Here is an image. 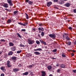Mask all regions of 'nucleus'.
Listing matches in <instances>:
<instances>
[{
  "mask_svg": "<svg viewBox=\"0 0 76 76\" xmlns=\"http://www.w3.org/2000/svg\"><path fill=\"white\" fill-rule=\"evenodd\" d=\"M34 51H38V49H34Z\"/></svg>",
  "mask_w": 76,
  "mask_h": 76,
  "instance_id": "obj_60",
  "label": "nucleus"
},
{
  "mask_svg": "<svg viewBox=\"0 0 76 76\" xmlns=\"http://www.w3.org/2000/svg\"><path fill=\"white\" fill-rule=\"evenodd\" d=\"M9 4H10V5L11 6H12L13 5V3H12V2H10Z\"/></svg>",
  "mask_w": 76,
  "mask_h": 76,
  "instance_id": "obj_42",
  "label": "nucleus"
},
{
  "mask_svg": "<svg viewBox=\"0 0 76 76\" xmlns=\"http://www.w3.org/2000/svg\"><path fill=\"white\" fill-rule=\"evenodd\" d=\"M11 51H14L16 50V47H12L11 48Z\"/></svg>",
  "mask_w": 76,
  "mask_h": 76,
  "instance_id": "obj_14",
  "label": "nucleus"
},
{
  "mask_svg": "<svg viewBox=\"0 0 76 76\" xmlns=\"http://www.w3.org/2000/svg\"><path fill=\"white\" fill-rule=\"evenodd\" d=\"M59 0H53V2L54 3H58V1Z\"/></svg>",
  "mask_w": 76,
  "mask_h": 76,
  "instance_id": "obj_34",
  "label": "nucleus"
},
{
  "mask_svg": "<svg viewBox=\"0 0 76 76\" xmlns=\"http://www.w3.org/2000/svg\"><path fill=\"white\" fill-rule=\"evenodd\" d=\"M5 10H8V9H5Z\"/></svg>",
  "mask_w": 76,
  "mask_h": 76,
  "instance_id": "obj_64",
  "label": "nucleus"
},
{
  "mask_svg": "<svg viewBox=\"0 0 76 76\" xmlns=\"http://www.w3.org/2000/svg\"><path fill=\"white\" fill-rule=\"evenodd\" d=\"M72 56H74V55H75V54L73 53H72Z\"/></svg>",
  "mask_w": 76,
  "mask_h": 76,
  "instance_id": "obj_57",
  "label": "nucleus"
},
{
  "mask_svg": "<svg viewBox=\"0 0 76 76\" xmlns=\"http://www.w3.org/2000/svg\"><path fill=\"white\" fill-rule=\"evenodd\" d=\"M24 24H25V25H28V23H27V22H26V23H24Z\"/></svg>",
  "mask_w": 76,
  "mask_h": 76,
  "instance_id": "obj_54",
  "label": "nucleus"
},
{
  "mask_svg": "<svg viewBox=\"0 0 76 76\" xmlns=\"http://www.w3.org/2000/svg\"><path fill=\"white\" fill-rule=\"evenodd\" d=\"M69 35L67 33H64L63 35L64 38H65L67 41H70V38L69 37Z\"/></svg>",
  "mask_w": 76,
  "mask_h": 76,
  "instance_id": "obj_1",
  "label": "nucleus"
},
{
  "mask_svg": "<svg viewBox=\"0 0 76 76\" xmlns=\"http://www.w3.org/2000/svg\"><path fill=\"white\" fill-rule=\"evenodd\" d=\"M49 76H52V75L51 74H50V75H49Z\"/></svg>",
  "mask_w": 76,
  "mask_h": 76,
  "instance_id": "obj_63",
  "label": "nucleus"
},
{
  "mask_svg": "<svg viewBox=\"0 0 76 76\" xmlns=\"http://www.w3.org/2000/svg\"><path fill=\"white\" fill-rule=\"evenodd\" d=\"M12 54H13V52L12 51L9 52L8 53V56H12Z\"/></svg>",
  "mask_w": 76,
  "mask_h": 76,
  "instance_id": "obj_18",
  "label": "nucleus"
},
{
  "mask_svg": "<svg viewBox=\"0 0 76 76\" xmlns=\"http://www.w3.org/2000/svg\"><path fill=\"white\" fill-rule=\"evenodd\" d=\"M13 72H18V71H19V69L17 68H15L13 70Z\"/></svg>",
  "mask_w": 76,
  "mask_h": 76,
  "instance_id": "obj_13",
  "label": "nucleus"
},
{
  "mask_svg": "<svg viewBox=\"0 0 76 76\" xmlns=\"http://www.w3.org/2000/svg\"><path fill=\"white\" fill-rule=\"evenodd\" d=\"M28 43L29 45H32L34 43V40H32L30 39H28Z\"/></svg>",
  "mask_w": 76,
  "mask_h": 76,
  "instance_id": "obj_2",
  "label": "nucleus"
},
{
  "mask_svg": "<svg viewBox=\"0 0 76 76\" xmlns=\"http://www.w3.org/2000/svg\"><path fill=\"white\" fill-rule=\"evenodd\" d=\"M63 3H64L63 1L61 0L59 1V4H63Z\"/></svg>",
  "mask_w": 76,
  "mask_h": 76,
  "instance_id": "obj_23",
  "label": "nucleus"
},
{
  "mask_svg": "<svg viewBox=\"0 0 76 76\" xmlns=\"http://www.w3.org/2000/svg\"><path fill=\"white\" fill-rule=\"evenodd\" d=\"M21 31L22 32H25V31H26V30H25V29H22L21 30Z\"/></svg>",
  "mask_w": 76,
  "mask_h": 76,
  "instance_id": "obj_46",
  "label": "nucleus"
},
{
  "mask_svg": "<svg viewBox=\"0 0 76 76\" xmlns=\"http://www.w3.org/2000/svg\"><path fill=\"white\" fill-rule=\"evenodd\" d=\"M2 23H3V24H5L6 22H5V21H3L2 22Z\"/></svg>",
  "mask_w": 76,
  "mask_h": 76,
  "instance_id": "obj_51",
  "label": "nucleus"
},
{
  "mask_svg": "<svg viewBox=\"0 0 76 76\" xmlns=\"http://www.w3.org/2000/svg\"><path fill=\"white\" fill-rule=\"evenodd\" d=\"M41 35L42 37H44V32L43 31H42L41 32Z\"/></svg>",
  "mask_w": 76,
  "mask_h": 76,
  "instance_id": "obj_26",
  "label": "nucleus"
},
{
  "mask_svg": "<svg viewBox=\"0 0 76 76\" xmlns=\"http://www.w3.org/2000/svg\"><path fill=\"white\" fill-rule=\"evenodd\" d=\"M1 76H4V73H2L1 75Z\"/></svg>",
  "mask_w": 76,
  "mask_h": 76,
  "instance_id": "obj_49",
  "label": "nucleus"
},
{
  "mask_svg": "<svg viewBox=\"0 0 76 76\" xmlns=\"http://www.w3.org/2000/svg\"><path fill=\"white\" fill-rule=\"evenodd\" d=\"M39 41L41 42L42 44H43L44 45H47V43H46L45 42L43 41L42 39H40Z\"/></svg>",
  "mask_w": 76,
  "mask_h": 76,
  "instance_id": "obj_9",
  "label": "nucleus"
},
{
  "mask_svg": "<svg viewBox=\"0 0 76 76\" xmlns=\"http://www.w3.org/2000/svg\"><path fill=\"white\" fill-rule=\"evenodd\" d=\"M2 20H4V18H2Z\"/></svg>",
  "mask_w": 76,
  "mask_h": 76,
  "instance_id": "obj_62",
  "label": "nucleus"
},
{
  "mask_svg": "<svg viewBox=\"0 0 76 76\" xmlns=\"http://www.w3.org/2000/svg\"><path fill=\"white\" fill-rule=\"evenodd\" d=\"M32 31L33 32H34V31H35V29H34V28H32Z\"/></svg>",
  "mask_w": 76,
  "mask_h": 76,
  "instance_id": "obj_53",
  "label": "nucleus"
},
{
  "mask_svg": "<svg viewBox=\"0 0 76 76\" xmlns=\"http://www.w3.org/2000/svg\"><path fill=\"white\" fill-rule=\"evenodd\" d=\"M29 0H25L26 3H28V2H29Z\"/></svg>",
  "mask_w": 76,
  "mask_h": 76,
  "instance_id": "obj_47",
  "label": "nucleus"
},
{
  "mask_svg": "<svg viewBox=\"0 0 76 76\" xmlns=\"http://www.w3.org/2000/svg\"><path fill=\"white\" fill-rule=\"evenodd\" d=\"M32 65H29L27 66L28 67H29L30 68H32Z\"/></svg>",
  "mask_w": 76,
  "mask_h": 76,
  "instance_id": "obj_37",
  "label": "nucleus"
},
{
  "mask_svg": "<svg viewBox=\"0 0 76 76\" xmlns=\"http://www.w3.org/2000/svg\"><path fill=\"white\" fill-rule=\"evenodd\" d=\"M60 67L61 68H64L65 67V65L64 64H61L60 65Z\"/></svg>",
  "mask_w": 76,
  "mask_h": 76,
  "instance_id": "obj_20",
  "label": "nucleus"
},
{
  "mask_svg": "<svg viewBox=\"0 0 76 76\" xmlns=\"http://www.w3.org/2000/svg\"><path fill=\"white\" fill-rule=\"evenodd\" d=\"M7 65L8 67H12V64L10 63V61H8L7 62Z\"/></svg>",
  "mask_w": 76,
  "mask_h": 76,
  "instance_id": "obj_4",
  "label": "nucleus"
},
{
  "mask_svg": "<svg viewBox=\"0 0 76 76\" xmlns=\"http://www.w3.org/2000/svg\"><path fill=\"white\" fill-rule=\"evenodd\" d=\"M38 37H39L40 38H41V36L40 35V34H38Z\"/></svg>",
  "mask_w": 76,
  "mask_h": 76,
  "instance_id": "obj_56",
  "label": "nucleus"
},
{
  "mask_svg": "<svg viewBox=\"0 0 76 76\" xmlns=\"http://www.w3.org/2000/svg\"><path fill=\"white\" fill-rule=\"evenodd\" d=\"M61 71V70L60 69H58L57 70V73H60V72Z\"/></svg>",
  "mask_w": 76,
  "mask_h": 76,
  "instance_id": "obj_40",
  "label": "nucleus"
},
{
  "mask_svg": "<svg viewBox=\"0 0 76 76\" xmlns=\"http://www.w3.org/2000/svg\"><path fill=\"white\" fill-rule=\"evenodd\" d=\"M52 68V66L49 65L47 67V69L49 70H50Z\"/></svg>",
  "mask_w": 76,
  "mask_h": 76,
  "instance_id": "obj_16",
  "label": "nucleus"
},
{
  "mask_svg": "<svg viewBox=\"0 0 76 76\" xmlns=\"http://www.w3.org/2000/svg\"><path fill=\"white\" fill-rule=\"evenodd\" d=\"M68 52H70V51H72V50H68Z\"/></svg>",
  "mask_w": 76,
  "mask_h": 76,
  "instance_id": "obj_55",
  "label": "nucleus"
},
{
  "mask_svg": "<svg viewBox=\"0 0 76 76\" xmlns=\"http://www.w3.org/2000/svg\"><path fill=\"white\" fill-rule=\"evenodd\" d=\"M36 42L37 44H40V42H39V41L38 40H36Z\"/></svg>",
  "mask_w": 76,
  "mask_h": 76,
  "instance_id": "obj_33",
  "label": "nucleus"
},
{
  "mask_svg": "<svg viewBox=\"0 0 76 76\" xmlns=\"http://www.w3.org/2000/svg\"><path fill=\"white\" fill-rule=\"evenodd\" d=\"M68 29H69V30H70V29H72L73 28H72V27H69Z\"/></svg>",
  "mask_w": 76,
  "mask_h": 76,
  "instance_id": "obj_48",
  "label": "nucleus"
},
{
  "mask_svg": "<svg viewBox=\"0 0 76 76\" xmlns=\"http://www.w3.org/2000/svg\"><path fill=\"white\" fill-rule=\"evenodd\" d=\"M17 35L18 37H20V38H22V37H21V36H20V34H19V33H17Z\"/></svg>",
  "mask_w": 76,
  "mask_h": 76,
  "instance_id": "obj_35",
  "label": "nucleus"
},
{
  "mask_svg": "<svg viewBox=\"0 0 76 76\" xmlns=\"http://www.w3.org/2000/svg\"><path fill=\"white\" fill-rule=\"evenodd\" d=\"M18 24L20 25L24 26H26V25H25V24H23L22 23H18Z\"/></svg>",
  "mask_w": 76,
  "mask_h": 76,
  "instance_id": "obj_22",
  "label": "nucleus"
},
{
  "mask_svg": "<svg viewBox=\"0 0 76 76\" xmlns=\"http://www.w3.org/2000/svg\"><path fill=\"white\" fill-rule=\"evenodd\" d=\"M56 66L57 67H58V66H59V64H57L56 65Z\"/></svg>",
  "mask_w": 76,
  "mask_h": 76,
  "instance_id": "obj_58",
  "label": "nucleus"
},
{
  "mask_svg": "<svg viewBox=\"0 0 76 76\" xmlns=\"http://www.w3.org/2000/svg\"><path fill=\"white\" fill-rule=\"evenodd\" d=\"M31 56V57H32V54H30V55H28V57H29Z\"/></svg>",
  "mask_w": 76,
  "mask_h": 76,
  "instance_id": "obj_52",
  "label": "nucleus"
},
{
  "mask_svg": "<svg viewBox=\"0 0 76 76\" xmlns=\"http://www.w3.org/2000/svg\"><path fill=\"white\" fill-rule=\"evenodd\" d=\"M57 49H55L53 50L52 51V52H57Z\"/></svg>",
  "mask_w": 76,
  "mask_h": 76,
  "instance_id": "obj_27",
  "label": "nucleus"
},
{
  "mask_svg": "<svg viewBox=\"0 0 76 76\" xmlns=\"http://www.w3.org/2000/svg\"><path fill=\"white\" fill-rule=\"evenodd\" d=\"M64 6L66 7H69L70 6V4L69 3H66L65 4Z\"/></svg>",
  "mask_w": 76,
  "mask_h": 76,
  "instance_id": "obj_8",
  "label": "nucleus"
},
{
  "mask_svg": "<svg viewBox=\"0 0 76 76\" xmlns=\"http://www.w3.org/2000/svg\"><path fill=\"white\" fill-rule=\"evenodd\" d=\"M73 12L76 13V9L73 10Z\"/></svg>",
  "mask_w": 76,
  "mask_h": 76,
  "instance_id": "obj_44",
  "label": "nucleus"
},
{
  "mask_svg": "<svg viewBox=\"0 0 76 76\" xmlns=\"http://www.w3.org/2000/svg\"><path fill=\"white\" fill-rule=\"evenodd\" d=\"M9 45L10 47H12L14 45V44H13V43L12 42H10L9 43Z\"/></svg>",
  "mask_w": 76,
  "mask_h": 76,
  "instance_id": "obj_19",
  "label": "nucleus"
},
{
  "mask_svg": "<svg viewBox=\"0 0 76 76\" xmlns=\"http://www.w3.org/2000/svg\"><path fill=\"white\" fill-rule=\"evenodd\" d=\"M18 12H19V11H15L13 12V13L15 15H16V14L18 13Z\"/></svg>",
  "mask_w": 76,
  "mask_h": 76,
  "instance_id": "obj_24",
  "label": "nucleus"
},
{
  "mask_svg": "<svg viewBox=\"0 0 76 76\" xmlns=\"http://www.w3.org/2000/svg\"><path fill=\"white\" fill-rule=\"evenodd\" d=\"M42 73V76H46V72L44 71L41 72Z\"/></svg>",
  "mask_w": 76,
  "mask_h": 76,
  "instance_id": "obj_7",
  "label": "nucleus"
},
{
  "mask_svg": "<svg viewBox=\"0 0 76 76\" xmlns=\"http://www.w3.org/2000/svg\"><path fill=\"white\" fill-rule=\"evenodd\" d=\"M61 56L63 58H64V57H66V56L65 53H62Z\"/></svg>",
  "mask_w": 76,
  "mask_h": 76,
  "instance_id": "obj_17",
  "label": "nucleus"
},
{
  "mask_svg": "<svg viewBox=\"0 0 76 76\" xmlns=\"http://www.w3.org/2000/svg\"><path fill=\"white\" fill-rule=\"evenodd\" d=\"M10 20L11 22H12V21H13V20H14L13 18L11 19H10Z\"/></svg>",
  "mask_w": 76,
  "mask_h": 76,
  "instance_id": "obj_50",
  "label": "nucleus"
},
{
  "mask_svg": "<svg viewBox=\"0 0 76 76\" xmlns=\"http://www.w3.org/2000/svg\"><path fill=\"white\" fill-rule=\"evenodd\" d=\"M20 47H25V45L21 44L20 45Z\"/></svg>",
  "mask_w": 76,
  "mask_h": 76,
  "instance_id": "obj_41",
  "label": "nucleus"
},
{
  "mask_svg": "<svg viewBox=\"0 0 76 76\" xmlns=\"http://www.w3.org/2000/svg\"><path fill=\"white\" fill-rule=\"evenodd\" d=\"M0 69L2 70L3 72H5L6 71V69L5 68V67L2 66L0 68Z\"/></svg>",
  "mask_w": 76,
  "mask_h": 76,
  "instance_id": "obj_12",
  "label": "nucleus"
},
{
  "mask_svg": "<svg viewBox=\"0 0 76 76\" xmlns=\"http://www.w3.org/2000/svg\"><path fill=\"white\" fill-rule=\"evenodd\" d=\"M72 51H73V52H74V53H75L76 52V51L74 50H72Z\"/></svg>",
  "mask_w": 76,
  "mask_h": 76,
  "instance_id": "obj_59",
  "label": "nucleus"
},
{
  "mask_svg": "<svg viewBox=\"0 0 76 76\" xmlns=\"http://www.w3.org/2000/svg\"><path fill=\"white\" fill-rule=\"evenodd\" d=\"M28 3L29 4H31V5H32V4H33V2H32L31 1H29L28 2Z\"/></svg>",
  "mask_w": 76,
  "mask_h": 76,
  "instance_id": "obj_28",
  "label": "nucleus"
},
{
  "mask_svg": "<svg viewBox=\"0 0 76 76\" xmlns=\"http://www.w3.org/2000/svg\"><path fill=\"white\" fill-rule=\"evenodd\" d=\"M38 25L40 27H42L44 26V24L42 23H38Z\"/></svg>",
  "mask_w": 76,
  "mask_h": 76,
  "instance_id": "obj_21",
  "label": "nucleus"
},
{
  "mask_svg": "<svg viewBox=\"0 0 76 76\" xmlns=\"http://www.w3.org/2000/svg\"><path fill=\"white\" fill-rule=\"evenodd\" d=\"M26 19H29V17H28V15L26 13Z\"/></svg>",
  "mask_w": 76,
  "mask_h": 76,
  "instance_id": "obj_31",
  "label": "nucleus"
},
{
  "mask_svg": "<svg viewBox=\"0 0 76 76\" xmlns=\"http://www.w3.org/2000/svg\"><path fill=\"white\" fill-rule=\"evenodd\" d=\"M49 36L50 38H52L53 39H56V36L55 34H50L49 35Z\"/></svg>",
  "mask_w": 76,
  "mask_h": 76,
  "instance_id": "obj_5",
  "label": "nucleus"
},
{
  "mask_svg": "<svg viewBox=\"0 0 76 76\" xmlns=\"http://www.w3.org/2000/svg\"><path fill=\"white\" fill-rule=\"evenodd\" d=\"M38 51H42V49L41 48H39L37 49Z\"/></svg>",
  "mask_w": 76,
  "mask_h": 76,
  "instance_id": "obj_45",
  "label": "nucleus"
},
{
  "mask_svg": "<svg viewBox=\"0 0 76 76\" xmlns=\"http://www.w3.org/2000/svg\"><path fill=\"white\" fill-rule=\"evenodd\" d=\"M34 54H35L36 56L38 55H40V53L38 52H34Z\"/></svg>",
  "mask_w": 76,
  "mask_h": 76,
  "instance_id": "obj_15",
  "label": "nucleus"
},
{
  "mask_svg": "<svg viewBox=\"0 0 76 76\" xmlns=\"http://www.w3.org/2000/svg\"><path fill=\"white\" fill-rule=\"evenodd\" d=\"M21 52H22V50L18 51L17 52V54H19V53H20Z\"/></svg>",
  "mask_w": 76,
  "mask_h": 76,
  "instance_id": "obj_38",
  "label": "nucleus"
},
{
  "mask_svg": "<svg viewBox=\"0 0 76 76\" xmlns=\"http://www.w3.org/2000/svg\"><path fill=\"white\" fill-rule=\"evenodd\" d=\"M23 75H25L26 76V75H28V72H26L25 73H23Z\"/></svg>",
  "mask_w": 76,
  "mask_h": 76,
  "instance_id": "obj_25",
  "label": "nucleus"
},
{
  "mask_svg": "<svg viewBox=\"0 0 76 76\" xmlns=\"http://www.w3.org/2000/svg\"><path fill=\"white\" fill-rule=\"evenodd\" d=\"M2 53V52H0V55Z\"/></svg>",
  "mask_w": 76,
  "mask_h": 76,
  "instance_id": "obj_61",
  "label": "nucleus"
},
{
  "mask_svg": "<svg viewBox=\"0 0 76 76\" xmlns=\"http://www.w3.org/2000/svg\"><path fill=\"white\" fill-rule=\"evenodd\" d=\"M3 6L4 7H5V8H7L9 7V5L7 4L4 3L3 5Z\"/></svg>",
  "mask_w": 76,
  "mask_h": 76,
  "instance_id": "obj_11",
  "label": "nucleus"
},
{
  "mask_svg": "<svg viewBox=\"0 0 76 76\" xmlns=\"http://www.w3.org/2000/svg\"><path fill=\"white\" fill-rule=\"evenodd\" d=\"M67 45H69V46L70 45H71V42H69L67 43Z\"/></svg>",
  "mask_w": 76,
  "mask_h": 76,
  "instance_id": "obj_29",
  "label": "nucleus"
},
{
  "mask_svg": "<svg viewBox=\"0 0 76 76\" xmlns=\"http://www.w3.org/2000/svg\"><path fill=\"white\" fill-rule=\"evenodd\" d=\"M21 66H22V64H19L18 66V67H20Z\"/></svg>",
  "mask_w": 76,
  "mask_h": 76,
  "instance_id": "obj_43",
  "label": "nucleus"
},
{
  "mask_svg": "<svg viewBox=\"0 0 76 76\" xmlns=\"http://www.w3.org/2000/svg\"><path fill=\"white\" fill-rule=\"evenodd\" d=\"M17 58L16 57L13 56L11 58V59L13 61L14 63H15V61L16 60Z\"/></svg>",
  "mask_w": 76,
  "mask_h": 76,
  "instance_id": "obj_6",
  "label": "nucleus"
},
{
  "mask_svg": "<svg viewBox=\"0 0 76 76\" xmlns=\"http://www.w3.org/2000/svg\"><path fill=\"white\" fill-rule=\"evenodd\" d=\"M0 41L1 42H5V41H6V40L4 39H1L0 40Z\"/></svg>",
  "mask_w": 76,
  "mask_h": 76,
  "instance_id": "obj_32",
  "label": "nucleus"
},
{
  "mask_svg": "<svg viewBox=\"0 0 76 76\" xmlns=\"http://www.w3.org/2000/svg\"><path fill=\"white\" fill-rule=\"evenodd\" d=\"M52 2L49 1L47 2V6L48 7H50L52 4Z\"/></svg>",
  "mask_w": 76,
  "mask_h": 76,
  "instance_id": "obj_10",
  "label": "nucleus"
},
{
  "mask_svg": "<svg viewBox=\"0 0 76 76\" xmlns=\"http://www.w3.org/2000/svg\"><path fill=\"white\" fill-rule=\"evenodd\" d=\"M11 22V20H10V19H9L7 21V23H10Z\"/></svg>",
  "mask_w": 76,
  "mask_h": 76,
  "instance_id": "obj_39",
  "label": "nucleus"
},
{
  "mask_svg": "<svg viewBox=\"0 0 76 76\" xmlns=\"http://www.w3.org/2000/svg\"><path fill=\"white\" fill-rule=\"evenodd\" d=\"M7 2L8 3L10 4V3H11V2H12V0H7Z\"/></svg>",
  "mask_w": 76,
  "mask_h": 76,
  "instance_id": "obj_30",
  "label": "nucleus"
},
{
  "mask_svg": "<svg viewBox=\"0 0 76 76\" xmlns=\"http://www.w3.org/2000/svg\"><path fill=\"white\" fill-rule=\"evenodd\" d=\"M38 30L39 31V33H41V31L43 32L44 31V28L42 27H39L38 28Z\"/></svg>",
  "mask_w": 76,
  "mask_h": 76,
  "instance_id": "obj_3",
  "label": "nucleus"
},
{
  "mask_svg": "<svg viewBox=\"0 0 76 76\" xmlns=\"http://www.w3.org/2000/svg\"><path fill=\"white\" fill-rule=\"evenodd\" d=\"M72 72H73L74 73H76V69H73Z\"/></svg>",
  "mask_w": 76,
  "mask_h": 76,
  "instance_id": "obj_36",
  "label": "nucleus"
}]
</instances>
